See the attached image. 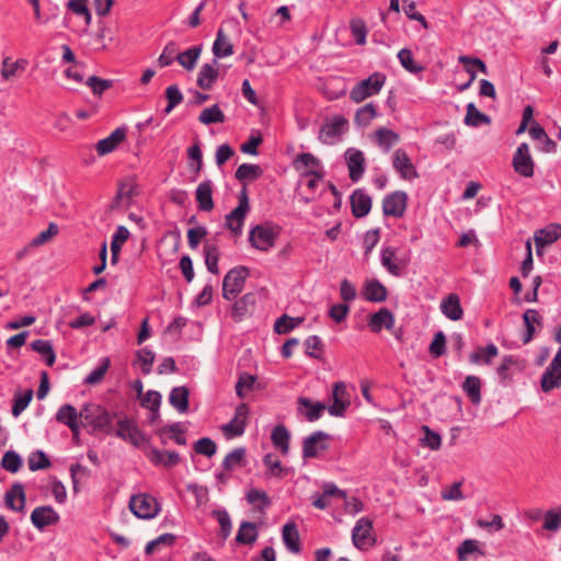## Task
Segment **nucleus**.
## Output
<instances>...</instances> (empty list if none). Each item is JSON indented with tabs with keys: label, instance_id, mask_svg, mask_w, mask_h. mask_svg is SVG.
I'll use <instances>...</instances> for the list:
<instances>
[{
	"label": "nucleus",
	"instance_id": "4c0bfd02",
	"mask_svg": "<svg viewBox=\"0 0 561 561\" xmlns=\"http://www.w3.org/2000/svg\"><path fill=\"white\" fill-rule=\"evenodd\" d=\"M79 417L80 412H78L77 409L70 403L62 404L55 415V419L58 423L67 425L69 428H73L75 425L80 424L78 421Z\"/></svg>",
	"mask_w": 561,
	"mask_h": 561
},
{
	"label": "nucleus",
	"instance_id": "0e129e2a",
	"mask_svg": "<svg viewBox=\"0 0 561 561\" xmlns=\"http://www.w3.org/2000/svg\"><path fill=\"white\" fill-rule=\"evenodd\" d=\"M168 104L163 110L164 114H170L175 106L182 103L183 94L176 84L169 85L164 92Z\"/></svg>",
	"mask_w": 561,
	"mask_h": 561
},
{
	"label": "nucleus",
	"instance_id": "bb28decb",
	"mask_svg": "<svg viewBox=\"0 0 561 561\" xmlns=\"http://www.w3.org/2000/svg\"><path fill=\"white\" fill-rule=\"evenodd\" d=\"M256 302V295L254 293H247L237 299L231 309V317L236 322H240L244 317L254 308Z\"/></svg>",
	"mask_w": 561,
	"mask_h": 561
},
{
	"label": "nucleus",
	"instance_id": "13d9d810",
	"mask_svg": "<svg viewBox=\"0 0 561 561\" xmlns=\"http://www.w3.org/2000/svg\"><path fill=\"white\" fill-rule=\"evenodd\" d=\"M398 59L401 66L410 73L416 75L425 70L423 66L414 61L412 51L409 48H402L399 50Z\"/></svg>",
	"mask_w": 561,
	"mask_h": 561
},
{
	"label": "nucleus",
	"instance_id": "37998d69",
	"mask_svg": "<svg viewBox=\"0 0 561 561\" xmlns=\"http://www.w3.org/2000/svg\"><path fill=\"white\" fill-rule=\"evenodd\" d=\"M245 456V448L237 447L226 455V457L222 460L221 467L226 471H231L236 465L239 467H244L247 465Z\"/></svg>",
	"mask_w": 561,
	"mask_h": 561
},
{
	"label": "nucleus",
	"instance_id": "a878e982",
	"mask_svg": "<svg viewBox=\"0 0 561 561\" xmlns=\"http://www.w3.org/2000/svg\"><path fill=\"white\" fill-rule=\"evenodd\" d=\"M442 313L451 321L461 320L463 317V309L460 304V298L457 294L447 295L440 302Z\"/></svg>",
	"mask_w": 561,
	"mask_h": 561
},
{
	"label": "nucleus",
	"instance_id": "f8f14e48",
	"mask_svg": "<svg viewBox=\"0 0 561 561\" xmlns=\"http://www.w3.org/2000/svg\"><path fill=\"white\" fill-rule=\"evenodd\" d=\"M373 522L367 517H362L357 520L352 530V540L357 549H365L367 546L375 543V538L371 536Z\"/></svg>",
	"mask_w": 561,
	"mask_h": 561
},
{
	"label": "nucleus",
	"instance_id": "5fc2aeb1",
	"mask_svg": "<svg viewBox=\"0 0 561 561\" xmlns=\"http://www.w3.org/2000/svg\"><path fill=\"white\" fill-rule=\"evenodd\" d=\"M519 359L514 355H505L503 357L502 363L496 368L497 376L501 382L506 386L510 381H512V376L510 374V369L512 366H518Z\"/></svg>",
	"mask_w": 561,
	"mask_h": 561
},
{
	"label": "nucleus",
	"instance_id": "f257e3e1",
	"mask_svg": "<svg viewBox=\"0 0 561 561\" xmlns=\"http://www.w3.org/2000/svg\"><path fill=\"white\" fill-rule=\"evenodd\" d=\"M116 416L117 413H111L104 407L94 403L84 404L80 411V419L91 425L93 432L100 431L107 435L115 433L113 420Z\"/></svg>",
	"mask_w": 561,
	"mask_h": 561
},
{
	"label": "nucleus",
	"instance_id": "58836bf2",
	"mask_svg": "<svg viewBox=\"0 0 561 561\" xmlns=\"http://www.w3.org/2000/svg\"><path fill=\"white\" fill-rule=\"evenodd\" d=\"M257 536L259 534L256 524L253 522L243 520L240 524L234 540L239 545H252L256 541Z\"/></svg>",
	"mask_w": 561,
	"mask_h": 561
},
{
	"label": "nucleus",
	"instance_id": "412c9836",
	"mask_svg": "<svg viewBox=\"0 0 561 561\" xmlns=\"http://www.w3.org/2000/svg\"><path fill=\"white\" fill-rule=\"evenodd\" d=\"M362 296L370 302H383L388 297L387 287L377 278L367 279L362 289Z\"/></svg>",
	"mask_w": 561,
	"mask_h": 561
},
{
	"label": "nucleus",
	"instance_id": "052dcab7",
	"mask_svg": "<svg viewBox=\"0 0 561 561\" xmlns=\"http://www.w3.org/2000/svg\"><path fill=\"white\" fill-rule=\"evenodd\" d=\"M27 465L31 471H38L49 468L51 462L46 453L38 449L31 453L27 459Z\"/></svg>",
	"mask_w": 561,
	"mask_h": 561
},
{
	"label": "nucleus",
	"instance_id": "a211bd4d",
	"mask_svg": "<svg viewBox=\"0 0 561 561\" xmlns=\"http://www.w3.org/2000/svg\"><path fill=\"white\" fill-rule=\"evenodd\" d=\"M350 203L352 215L355 218L366 217L370 213L373 206L371 197L362 188H356L352 193Z\"/></svg>",
	"mask_w": 561,
	"mask_h": 561
},
{
	"label": "nucleus",
	"instance_id": "9b49d317",
	"mask_svg": "<svg viewBox=\"0 0 561 561\" xmlns=\"http://www.w3.org/2000/svg\"><path fill=\"white\" fill-rule=\"evenodd\" d=\"M347 127L348 121L343 115H335L330 123L325 122L321 126L318 138L322 144H332V140L342 136Z\"/></svg>",
	"mask_w": 561,
	"mask_h": 561
},
{
	"label": "nucleus",
	"instance_id": "49530a36",
	"mask_svg": "<svg viewBox=\"0 0 561 561\" xmlns=\"http://www.w3.org/2000/svg\"><path fill=\"white\" fill-rule=\"evenodd\" d=\"M263 463L267 468L266 474L271 477L282 479L288 474L289 469L284 467L279 459L271 453L263 457Z\"/></svg>",
	"mask_w": 561,
	"mask_h": 561
},
{
	"label": "nucleus",
	"instance_id": "423d86ee",
	"mask_svg": "<svg viewBox=\"0 0 561 561\" xmlns=\"http://www.w3.org/2000/svg\"><path fill=\"white\" fill-rule=\"evenodd\" d=\"M331 436L323 431H316L302 440V457L305 459L317 458L321 453L329 449V440Z\"/></svg>",
	"mask_w": 561,
	"mask_h": 561
},
{
	"label": "nucleus",
	"instance_id": "c9c22d12",
	"mask_svg": "<svg viewBox=\"0 0 561 561\" xmlns=\"http://www.w3.org/2000/svg\"><path fill=\"white\" fill-rule=\"evenodd\" d=\"M249 211L241 210L239 207H234L225 217V227L229 229L233 234L240 236L244 226V220Z\"/></svg>",
	"mask_w": 561,
	"mask_h": 561
},
{
	"label": "nucleus",
	"instance_id": "e433bc0d",
	"mask_svg": "<svg viewBox=\"0 0 561 561\" xmlns=\"http://www.w3.org/2000/svg\"><path fill=\"white\" fill-rule=\"evenodd\" d=\"M463 123L470 127H479L481 125L491 124V117L482 112H480L476 104L470 102L466 106V115L463 118Z\"/></svg>",
	"mask_w": 561,
	"mask_h": 561
},
{
	"label": "nucleus",
	"instance_id": "2eb2a0df",
	"mask_svg": "<svg viewBox=\"0 0 561 561\" xmlns=\"http://www.w3.org/2000/svg\"><path fill=\"white\" fill-rule=\"evenodd\" d=\"M59 519V514L50 505L38 506L31 513V522L38 530L56 525Z\"/></svg>",
	"mask_w": 561,
	"mask_h": 561
},
{
	"label": "nucleus",
	"instance_id": "603ef678",
	"mask_svg": "<svg viewBox=\"0 0 561 561\" xmlns=\"http://www.w3.org/2000/svg\"><path fill=\"white\" fill-rule=\"evenodd\" d=\"M33 390L26 389L24 392H16L13 397V403L11 408V413L14 417L20 416V414L28 407L33 399Z\"/></svg>",
	"mask_w": 561,
	"mask_h": 561
},
{
	"label": "nucleus",
	"instance_id": "4be33fe9",
	"mask_svg": "<svg viewBox=\"0 0 561 561\" xmlns=\"http://www.w3.org/2000/svg\"><path fill=\"white\" fill-rule=\"evenodd\" d=\"M126 128L118 127L110 134V136L99 140L95 145V149L99 156H105L116 149V147L123 142L126 138Z\"/></svg>",
	"mask_w": 561,
	"mask_h": 561
},
{
	"label": "nucleus",
	"instance_id": "b1692460",
	"mask_svg": "<svg viewBox=\"0 0 561 561\" xmlns=\"http://www.w3.org/2000/svg\"><path fill=\"white\" fill-rule=\"evenodd\" d=\"M394 325V316L387 308H380L377 312L369 316L368 327L371 332L378 333L386 328L387 330L392 329Z\"/></svg>",
	"mask_w": 561,
	"mask_h": 561
},
{
	"label": "nucleus",
	"instance_id": "393cba45",
	"mask_svg": "<svg viewBox=\"0 0 561 561\" xmlns=\"http://www.w3.org/2000/svg\"><path fill=\"white\" fill-rule=\"evenodd\" d=\"M561 237V225H552L550 228H543L535 233V244L537 254H541V250L546 245H550L558 241Z\"/></svg>",
	"mask_w": 561,
	"mask_h": 561
},
{
	"label": "nucleus",
	"instance_id": "39448f33",
	"mask_svg": "<svg viewBox=\"0 0 561 561\" xmlns=\"http://www.w3.org/2000/svg\"><path fill=\"white\" fill-rule=\"evenodd\" d=\"M129 510L138 518L151 519L159 513L160 505L153 496L140 493L131 496Z\"/></svg>",
	"mask_w": 561,
	"mask_h": 561
},
{
	"label": "nucleus",
	"instance_id": "864d4df0",
	"mask_svg": "<svg viewBox=\"0 0 561 561\" xmlns=\"http://www.w3.org/2000/svg\"><path fill=\"white\" fill-rule=\"evenodd\" d=\"M111 366V359L110 357H103L100 360V364L98 367H95L83 380V383L85 385H98L100 383L108 370Z\"/></svg>",
	"mask_w": 561,
	"mask_h": 561
},
{
	"label": "nucleus",
	"instance_id": "3c124183",
	"mask_svg": "<svg viewBox=\"0 0 561 561\" xmlns=\"http://www.w3.org/2000/svg\"><path fill=\"white\" fill-rule=\"evenodd\" d=\"M198 121L204 125L220 124L226 121L224 112L219 108L218 104L206 107L198 116Z\"/></svg>",
	"mask_w": 561,
	"mask_h": 561
},
{
	"label": "nucleus",
	"instance_id": "e2e57ef3",
	"mask_svg": "<svg viewBox=\"0 0 561 561\" xmlns=\"http://www.w3.org/2000/svg\"><path fill=\"white\" fill-rule=\"evenodd\" d=\"M193 449L198 455L211 458L217 453V444L209 437H202L194 443Z\"/></svg>",
	"mask_w": 561,
	"mask_h": 561
},
{
	"label": "nucleus",
	"instance_id": "9d476101",
	"mask_svg": "<svg viewBox=\"0 0 561 561\" xmlns=\"http://www.w3.org/2000/svg\"><path fill=\"white\" fill-rule=\"evenodd\" d=\"M249 407L241 403L236 408L234 415L230 422L222 425L221 430L227 438L241 436L248 425Z\"/></svg>",
	"mask_w": 561,
	"mask_h": 561
},
{
	"label": "nucleus",
	"instance_id": "20e7f679",
	"mask_svg": "<svg viewBox=\"0 0 561 561\" xmlns=\"http://www.w3.org/2000/svg\"><path fill=\"white\" fill-rule=\"evenodd\" d=\"M387 77L385 73L376 71L368 78L360 80L350 92V99L355 103H360L367 98L376 95L382 89Z\"/></svg>",
	"mask_w": 561,
	"mask_h": 561
},
{
	"label": "nucleus",
	"instance_id": "aec40b11",
	"mask_svg": "<svg viewBox=\"0 0 561 561\" xmlns=\"http://www.w3.org/2000/svg\"><path fill=\"white\" fill-rule=\"evenodd\" d=\"M298 412L304 413L305 417L309 422L319 420L323 412L327 410V405L320 401H313L307 397H299L297 400Z\"/></svg>",
	"mask_w": 561,
	"mask_h": 561
},
{
	"label": "nucleus",
	"instance_id": "6e6552de",
	"mask_svg": "<svg viewBox=\"0 0 561 561\" xmlns=\"http://www.w3.org/2000/svg\"><path fill=\"white\" fill-rule=\"evenodd\" d=\"M408 194L403 191H394L382 199V214L386 217L401 218L408 206Z\"/></svg>",
	"mask_w": 561,
	"mask_h": 561
},
{
	"label": "nucleus",
	"instance_id": "4468645a",
	"mask_svg": "<svg viewBox=\"0 0 561 561\" xmlns=\"http://www.w3.org/2000/svg\"><path fill=\"white\" fill-rule=\"evenodd\" d=\"M392 167L403 180H412L419 178L416 168L412 163L405 150L402 148H399L394 151Z\"/></svg>",
	"mask_w": 561,
	"mask_h": 561
},
{
	"label": "nucleus",
	"instance_id": "7ed1b4c3",
	"mask_svg": "<svg viewBox=\"0 0 561 561\" xmlns=\"http://www.w3.org/2000/svg\"><path fill=\"white\" fill-rule=\"evenodd\" d=\"M251 271L248 266L238 265L228 271L222 279V298L232 300L243 290Z\"/></svg>",
	"mask_w": 561,
	"mask_h": 561
},
{
	"label": "nucleus",
	"instance_id": "c03bdc74",
	"mask_svg": "<svg viewBox=\"0 0 561 561\" xmlns=\"http://www.w3.org/2000/svg\"><path fill=\"white\" fill-rule=\"evenodd\" d=\"M304 322L301 317H290L286 313L276 319L274 323V332L277 334H287Z\"/></svg>",
	"mask_w": 561,
	"mask_h": 561
},
{
	"label": "nucleus",
	"instance_id": "dca6fc26",
	"mask_svg": "<svg viewBox=\"0 0 561 561\" xmlns=\"http://www.w3.org/2000/svg\"><path fill=\"white\" fill-rule=\"evenodd\" d=\"M397 250L386 247L381 251L380 261L382 266L392 275L401 276L408 266L409 260L396 259Z\"/></svg>",
	"mask_w": 561,
	"mask_h": 561
},
{
	"label": "nucleus",
	"instance_id": "ddd939ff",
	"mask_svg": "<svg viewBox=\"0 0 561 561\" xmlns=\"http://www.w3.org/2000/svg\"><path fill=\"white\" fill-rule=\"evenodd\" d=\"M348 168V176L352 182H358L365 173V157L363 151L356 148H348L344 153Z\"/></svg>",
	"mask_w": 561,
	"mask_h": 561
},
{
	"label": "nucleus",
	"instance_id": "0eeeda50",
	"mask_svg": "<svg viewBox=\"0 0 561 561\" xmlns=\"http://www.w3.org/2000/svg\"><path fill=\"white\" fill-rule=\"evenodd\" d=\"M114 435L123 440H128L135 447H139L142 443L148 442L147 435L128 417L118 420L117 430Z\"/></svg>",
	"mask_w": 561,
	"mask_h": 561
},
{
	"label": "nucleus",
	"instance_id": "cd10ccee",
	"mask_svg": "<svg viewBox=\"0 0 561 561\" xmlns=\"http://www.w3.org/2000/svg\"><path fill=\"white\" fill-rule=\"evenodd\" d=\"M482 380L478 376H467L461 383V389L473 405H479L482 401L481 396Z\"/></svg>",
	"mask_w": 561,
	"mask_h": 561
},
{
	"label": "nucleus",
	"instance_id": "f3484780",
	"mask_svg": "<svg viewBox=\"0 0 561 561\" xmlns=\"http://www.w3.org/2000/svg\"><path fill=\"white\" fill-rule=\"evenodd\" d=\"M147 458L153 466H163L165 468H173L181 461V455L175 450H160L157 447H150L146 454Z\"/></svg>",
	"mask_w": 561,
	"mask_h": 561
},
{
	"label": "nucleus",
	"instance_id": "a18cd8bd",
	"mask_svg": "<svg viewBox=\"0 0 561 561\" xmlns=\"http://www.w3.org/2000/svg\"><path fill=\"white\" fill-rule=\"evenodd\" d=\"M376 142L385 150L389 151L390 148L399 141L400 136L396 131L380 127L374 134Z\"/></svg>",
	"mask_w": 561,
	"mask_h": 561
},
{
	"label": "nucleus",
	"instance_id": "5701e85b",
	"mask_svg": "<svg viewBox=\"0 0 561 561\" xmlns=\"http://www.w3.org/2000/svg\"><path fill=\"white\" fill-rule=\"evenodd\" d=\"M26 502L24 485L20 482L12 484L4 495V503L8 508L14 512H22Z\"/></svg>",
	"mask_w": 561,
	"mask_h": 561
},
{
	"label": "nucleus",
	"instance_id": "c85d7f7f",
	"mask_svg": "<svg viewBox=\"0 0 561 561\" xmlns=\"http://www.w3.org/2000/svg\"><path fill=\"white\" fill-rule=\"evenodd\" d=\"M233 45L229 41V38L226 36L224 30L221 27L218 28L216 34V39L213 44V54L215 56V59L213 62L215 65L218 64L217 58H225L233 55Z\"/></svg>",
	"mask_w": 561,
	"mask_h": 561
},
{
	"label": "nucleus",
	"instance_id": "79ce46f5",
	"mask_svg": "<svg viewBox=\"0 0 561 561\" xmlns=\"http://www.w3.org/2000/svg\"><path fill=\"white\" fill-rule=\"evenodd\" d=\"M31 348L43 355L45 364L49 367H51L56 362V353L54 351V347L48 340H35L31 343Z\"/></svg>",
	"mask_w": 561,
	"mask_h": 561
},
{
	"label": "nucleus",
	"instance_id": "c756f323",
	"mask_svg": "<svg viewBox=\"0 0 561 561\" xmlns=\"http://www.w3.org/2000/svg\"><path fill=\"white\" fill-rule=\"evenodd\" d=\"M523 323L525 327V332L523 334V343L527 344L529 343L536 335V328L535 323L538 325H542V317L540 313L535 309H527L523 313Z\"/></svg>",
	"mask_w": 561,
	"mask_h": 561
},
{
	"label": "nucleus",
	"instance_id": "f704fd0d",
	"mask_svg": "<svg viewBox=\"0 0 561 561\" xmlns=\"http://www.w3.org/2000/svg\"><path fill=\"white\" fill-rule=\"evenodd\" d=\"M273 446L283 455L289 453L290 433L284 424H277L271 434Z\"/></svg>",
	"mask_w": 561,
	"mask_h": 561
},
{
	"label": "nucleus",
	"instance_id": "680f3d73",
	"mask_svg": "<svg viewBox=\"0 0 561 561\" xmlns=\"http://www.w3.org/2000/svg\"><path fill=\"white\" fill-rule=\"evenodd\" d=\"M23 465L21 456L14 450L4 453L1 459V467L10 473H16Z\"/></svg>",
	"mask_w": 561,
	"mask_h": 561
},
{
	"label": "nucleus",
	"instance_id": "4d7b16f0",
	"mask_svg": "<svg viewBox=\"0 0 561 561\" xmlns=\"http://www.w3.org/2000/svg\"><path fill=\"white\" fill-rule=\"evenodd\" d=\"M247 501L255 505V510L263 512L265 507L271 505L268 494L263 490L251 489L247 492Z\"/></svg>",
	"mask_w": 561,
	"mask_h": 561
},
{
	"label": "nucleus",
	"instance_id": "bf43d9fd",
	"mask_svg": "<svg viewBox=\"0 0 561 561\" xmlns=\"http://www.w3.org/2000/svg\"><path fill=\"white\" fill-rule=\"evenodd\" d=\"M305 354L309 357L321 359L324 352V345L318 335H310L306 339Z\"/></svg>",
	"mask_w": 561,
	"mask_h": 561
},
{
	"label": "nucleus",
	"instance_id": "de8ad7c7",
	"mask_svg": "<svg viewBox=\"0 0 561 561\" xmlns=\"http://www.w3.org/2000/svg\"><path fill=\"white\" fill-rule=\"evenodd\" d=\"M205 255V264L207 270L211 274H219L218 262L220 257V251L216 244H210L206 242L203 248Z\"/></svg>",
	"mask_w": 561,
	"mask_h": 561
},
{
	"label": "nucleus",
	"instance_id": "f03ea898",
	"mask_svg": "<svg viewBox=\"0 0 561 561\" xmlns=\"http://www.w3.org/2000/svg\"><path fill=\"white\" fill-rule=\"evenodd\" d=\"M280 232V226L272 221H265L250 230L249 242L256 250L266 252L275 245Z\"/></svg>",
	"mask_w": 561,
	"mask_h": 561
},
{
	"label": "nucleus",
	"instance_id": "338daca9",
	"mask_svg": "<svg viewBox=\"0 0 561 561\" xmlns=\"http://www.w3.org/2000/svg\"><path fill=\"white\" fill-rule=\"evenodd\" d=\"M561 527V505L558 508L548 510L543 516L542 528L557 531Z\"/></svg>",
	"mask_w": 561,
	"mask_h": 561
},
{
	"label": "nucleus",
	"instance_id": "2f4dec72",
	"mask_svg": "<svg viewBox=\"0 0 561 561\" xmlns=\"http://www.w3.org/2000/svg\"><path fill=\"white\" fill-rule=\"evenodd\" d=\"M282 538L286 548L294 553H298L301 550L300 537L296 523L288 522L283 526Z\"/></svg>",
	"mask_w": 561,
	"mask_h": 561
},
{
	"label": "nucleus",
	"instance_id": "69168bd1",
	"mask_svg": "<svg viewBox=\"0 0 561 561\" xmlns=\"http://www.w3.org/2000/svg\"><path fill=\"white\" fill-rule=\"evenodd\" d=\"M85 84L91 88V91L95 96H101L106 90L113 87L114 81L93 75L88 78Z\"/></svg>",
	"mask_w": 561,
	"mask_h": 561
},
{
	"label": "nucleus",
	"instance_id": "8fccbe9b",
	"mask_svg": "<svg viewBox=\"0 0 561 561\" xmlns=\"http://www.w3.org/2000/svg\"><path fill=\"white\" fill-rule=\"evenodd\" d=\"M378 115L374 103H367L359 107L354 117V123L359 127H367Z\"/></svg>",
	"mask_w": 561,
	"mask_h": 561
},
{
	"label": "nucleus",
	"instance_id": "7c9ffc66",
	"mask_svg": "<svg viewBox=\"0 0 561 561\" xmlns=\"http://www.w3.org/2000/svg\"><path fill=\"white\" fill-rule=\"evenodd\" d=\"M187 165L190 171L199 174L204 168L202 144L198 137L194 138L192 146L186 150Z\"/></svg>",
	"mask_w": 561,
	"mask_h": 561
},
{
	"label": "nucleus",
	"instance_id": "774afa93",
	"mask_svg": "<svg viewBox=\"0 0 561 561\" xmlns=\"http://www.w3.org/2000/svg\"><path fill=\"white\" fill-rule=\"evenodd\" d=\"M428 353L434 358H438L446 354V335L443 331H438L434 334L428 346Z\"/></svg>",
	"mask_w": 561,
	"mask_h": 561
},
{
	"label": "nucleus",
	"instance_id": "72a5a7b5",
	"mask_svg": "<svg viewBox=\"0 0 561 561\" xmlns=\"http://www.w3.org/2000/svg\"><path fill=\"white\" fill-rule=\"evenodd\" d=\"M215 64H204L197 75L196 83L203 90H210L219 77V70Z\"/></svg>",
	"mask_w": 561,
	"mask_h": 561
},
{
	"label": "nucleus",
	"instance_id": "a19ab883",
	"mask_svg": "<svg viewBox=\"0 0 561 561\" xmlns=\"http://www.w3.org/2000/svg\"><path fill=\"white\" fill-rule=\"evenodd\" d=\"M541 390L546 393L552 391L553 389L561 387V371L559 369H551V366H548L540 379Z\"/></svg>",
	"mask_w": 561,
	"mask_h": 561
},
{
	"label": "nucleus",
	"instance_id": "6ab92c4d",
	"mask_svg": "<svg viewBox=\"0 0 561 561\" xmlns=\"http://www.w3.org/2000/svg\"><path fill=\"white\" fill-rule=\"evenodd\" d=\"M214 184L211 180L206 179L201 182L195 191V199L201 211L209 213L214 209L215 203L213 198Z\"/></svg>",
	"mask_w": 561,
	"mask_h": 561
},
{
	"label": "nucleus",
	"instance_id": "1a4fd4ad",
	"mask_svg": "<svg viewBox=\"0 0 561 561\" xmlns=\"http://www.w3.org/2000/svg\"><path fill=\"white\" fill-rule=\"evenodd\" d=\"M514 171L524 178H531L535 172V162L530 156L529 146L527 142H522L512 160Z\"/></svg>",
	"mask_w": 561,
	"mask_h": 561
},
{
	"label": "nucleus",
	"instance_id": "09e8293b",
	"mask_svg": "<svg viewBox=\"0 0 561 561\" xmlns=\"http://www.w3.org/2000/svg\"><path fill=\"white\" fill-rule=\"evenodd\" d=\"M263 175V169L259 164L242 163L236 170L238 181H255Z\"/></svg>",
	"mask_w": 561,
	"mask_h": 561
},
{
	"label": "nucleus",
	"instance_id": "6e6d98bb",
	"mask_svg": "<svg viewBox=\"0 0 561 561\" xmlns=\"http://www.w3.org/2000/svg\"><path fill=\"white\" fill-rule=\"evenodd\" d=\"M211 516L217 519L220 526L219 536L221 537L222 541H226V539L230 536L232 530V523L230 515L226 510H214L211 512Z\"/></svg>",
	"mask_w": 561,
	"mask_h": 561
},
{
	"label": "nucleus",
	"instance_id": "ea45409f",
	"mask_svg": "<svg viewBox=\"0 0 561 561\" xmlns=\"http://www.w3.org/2000/svg\"><path fill=\"white\" fill-rule=\"evenodd\" d=\"M203 45L192 46L183 53L176 55V61L186 70H193L202 54Z\"/></svg>",
	"mask_w": 561,
	"mask_h": 561
},
{
	"label": "nucleus",
	"instance_id": "473e14b6",
	"mask_svg": "<svg viewBox=\"0 0 561 561\" xmlns=\"http://www.w3.org/2000/svg\"><path fill=\"white\" fill-rule=\"evenodd\" d=\"M170 404L180 413H186L190 408V391L185 386L174 387L169 394Z\"/></svg>",
	"mask_w": 561,
	"mask_h": 561
}]
</instances>
